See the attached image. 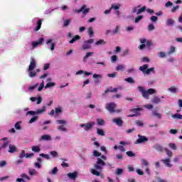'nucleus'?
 I'll return each instance as SVG.
<instances>
[{
  "mask_svg": "<svg viewBox=\"0 0 182 182\" xmlns=\"http://www.w3.org/2000/svg\"><path fill=\"white\" fill-rule=\"evenodd\" d=\"M71 21H72V19H70V18H68V19L65 20V21H64L63 26H65V28H66L67 26H69V25H70V23Z\"/></svg>",
  "mask_w": 182,
  "mask_h": 182,
  "instance_id": "obj_51",
  "label": "nucleus"
},
{
  "mask_svg": "<svg viewBox=\"0 0 182 182\" xmlns=\"http://www.w3.org/2000/svg\"><path fill=\"white\" fill-rule=\"evenodd\" d=\"M161 99H165L164 96H161V97L155 95L154 96V97L151 100V103H153L154 105H159L160 103H161Z\"/></svg>",
  "mask_w": 182,
  "mask_h": 182,
  "instance_id": "obj_11",
  "label": "nucleus"
},
{
  "mask_svg": "<svg viewBox=\"0 0 182 182\" xmlns=\"http://www.w3.org/2000/svg\"><path fill=\"white\" fill-rule=\"evenodd\" d=\"M18 151V148H16V146L15 145H13V144H9V153H11V154H14V153H16V151Z\"/></svg>",
  "mask_w": 182,
  "mask_h": 182,
  "instance_id": "obj_15",
  "label": "nucleus"
},
{
  "mask_svg": "<svg viewBox=\"0 0 182 182\" xmlns=\"http://www.w3.org/2000/svg\"><path fill=\"white\" fill-rule=\"evenodd\" d=\"M19 159H23L24 157H26V153L25 152V150H22L18 156Z\"/></svg>",
  "mask_w": 182,
  "mask_h": 182,
  "instance_id": "obj_49",
  "label": "nucleus"
},
{
  "mask_svg": "<svg viewBox=\"0 0 182 182\" xmlns=\"http://www.w3.org/2000/svg\"><path fill=\"white\" fill-rule=\"evenodd\" d=\"M144 11H146L145 6L138 9L137 15H140V14H143V12H144Z\"/></svg>",
  "mask_w": 182,
  "mask_h": 182,
  "instance_id": "obj_56",
  "label": "nucleus"
},
{
  "mask_svg": "<svg viewBox=\"0 0 182 182\" xmlns=\"http://www.w3.org/2000/svg\"><path fill=\"white\" fill-rule=\"evenodd\" d=\"M171 117H172V119H179V120H181V119H182V115H181V114H180V113H176V114H172V115L171 116Z\"/></svg>",
  "mask_w": 182,
  "mask_h": 182,
  "instance_id": "obj_28",
  "label": "nucleus"
},
{
  "mask_svg": "<svg viewBox=\"0 0 182 182\" xmlns=\"http://www.w3.org/2000/svg\"><path fill=\"white\" fill-rule=\"evenodd\" d=\"M35 114H36V111H28V112H26V116H29V115H31V116H35Z\"/></svg>",
  "mask_w": 182,
  "mask_h": 182,
  "instance_id": "obj_58",
  "label": "nucleus"
},
{
  "mask_svg": "<svg viewBox=\"0 0 182 182\" xmlns=\"http://www.w3.org/2000/svg\"><path fill=\"white\" fill-rule=\"evenodd\" d=\"M168 147H170V149H171L172 150H177V146H176V144L174 143H169Z\"/></svg>",
  "mask_w": 182,
  "mask_h": 182,
  "instance_id": "obj_46",
  "label": "nucleus"
},
{
  "mask_svg": "<svg viewBox=\"0 0 182 182\" xmlns=\"http://www.w3.org/2000/svg\"><path fill=\"white\" fill-rule=\"evenodd\" d=\"M127 156H128V157H135L136 154L134 153H133V151H128L126 152Z\"/></svg>",
  "mask_w": 182,
  "mask_h": 182,
  "instance_id": "obj_48",
  "label": "nucleus"
},
{
  "mask_svg": "<svg viewBox=\"0 0 182 182\" xmlns=\"http://www.w3.org/2000/svg\"><path fill=\"white\" fill-rule=\"evenodd\" d=\"M28 174L30 176H36L38 174V171H36V169L33 168H29L28 169Z\"/></svg>",
  "mask_w": 182,
  "mask_h": 182,
  "instance_id": "obj_29",
  "label": "nucleus"
},
{
  "mask_svg": "<svg viewBox=\"0 0 182 182\" xmlns=\"http://www.w3.org/2000/svg\"><path fill=\"white\" fill-rule=\"evenodd\" d=\"M35 69H36V60L33 57H31L28 68L27 69L29 77H36L38 73L41 72V70L36 69L35 70Z\"/></svg>",
  "mask_w": 182,
  "mask_h": 182,
  "instance_id": "obj_2",
  "label": "nucleus"
},
{
  "mask_svg": "<svg viewBox=\"0 0 182 182\" xmlns=\"http://www.w3.org/2000/svg\"><path fill=\"white\" fill-rule=\"evenodd\" d=\"M90 11V9L86 8V5H83L80 9L75 10L77 14H80V12H82L84 15L89 14Z\"/></svg>",
  "mask_w": 182,
  "mask_h": 182,
  "instance_id": "obj_9",
  "label": "nucleus"
},
{
  "mask_svg": "<svg viewBox=\"0 0 182 182\" xmlns=\"http://www.w3.org/2000/svg\"><path fill=\"white\" fill-rule=\"evenodd\" d=\"M97 134L99 136H105V132L103 131V129H97Z\"/></svg>",
  "mask_w": 182,
  "mask_h": 182,
  "instance_id": "obj_53",
  "label": "nucleus"
},
{
  "mask_svg": "<svg viewBox=\"0 0 182 182\" xmlns=\"http://www.w3.org/2000/svg\"><path fill=\"white\" fill-rule=\"evenodd\" d=\"M135 124H136L139 127H143V126H144V123L143 122V121L140 120H136L135 122Z\"/></svg>",
  "mask_w": 182,
  "mask_h": 182,
  "instance_id": "obj_42",
  "label": "nucleus"
},
{
  "mask_svg": "<svg viewBox=\"0 0 182 182\" xmlns=\"http://www.w3.org/2000/svg\"><path fill=\"white\" fill-rule=\"evenodd\" d=\"M58 130H60L61 132H68V129H66V127H63V125L62 126H58L57 127Z\"/></svg>",
  "mask_w": 182,
  "mask_h": 182,
  "instance_id": "obj_57",
  "label": "nucleus"
},
{
  "mask_svg": "<svg viewBox=\"0 0 182 182\" xmlns=\"http://www.w3.org/2000/svg\"><path fill=\"white\" fill-rule=\"evenodd\" d=\"M87 33L89 34L90 38H93V35L95 34V32L93 31V28L89 27L87 29Z\"/></svg>",
  "mask_w": 182,
  "mask_h": 182,
  "instance_id": "obj_33",
  "label": "nucleus"
},
{
  "mask_svg": "<svg viewBox=\"0 0 182 182\" xmlns=\"http://www.w3.org/2000/svg\"><path fill=\"white\" fill-rule=\"evenodd\" d=\"M156 73V71L154 70V68H147L146 70V75H150V73Z\"/></svg>",
  "mask_w": 182,
  "mask_h": 182,
  "instance_id": "obj_45",
  "label": "nucleus"
},
{
  "mask_svg": "<svg viewBox=\"0 0 182 182\" xmlns=\"http://www.w3.org/2000/svg\"><path fill=\"white\" fill-rule=\"evenodd\" d=\"M120 6L121 5L120 4H112L111 5V7H110V9H114V11H119V9H120Z\"/></svg>",
  "mask_w": 182,
  "mask_h": 182,
  "instance_id": "obj_24",
  "label": "nucleus"
},
{
  "mask_svg": "<svg viewBox=\"0 0 182 182\" xmlns=\"http://www.w3.org/2000/svg\"><path fill=\"white\" fill-rule=\"evenodd\" d=\"M93 156H95V157H100V156H102V154L96 150H94Z\"/></svg>",
  "mask_w": 182,
  "mask_h": 182,
  "instance_id": "obj_61",
  "label": "nucleus"
},
{
  "mask_svg": "<svg viewBox=\"0 0 182 182\" xmlns=\"http://www.w3.org/2000/svg\"><path fill=\"white\" fill-rule=\"evenodd\" d=\"M139 8H141L140 5L133 7L132 10V14H136L137 15V12L139 11Z\"/></svg>",
  "mask_w": 182,
  "mask_h": 182,
  "instance_id": "obj_40",
  "label": "nucleus"
},
{
  "mask_svg": "<svg viewBox=\"0 0 182 182\" xmlns=\"http://www.w3.org/2000/svg\"><path fill=\"white\" fill-rule=\"evenodd\" d=\"M32 151H34V153H39L41 151V147L38 146H33L31 147Z\"/></svg>",
  "mask_w": 182,
  "mask_h": 182,
  "instance_id": "obj_34",
  "label": "nucleus"
},
{
  "mask_svg": "<svg viewBox=\"0 0 182 182\" xmlns=\"http://www.w3.org/2000/svg\"><path fill=\"white\" fill-rule=\"evenodd\" d=\"M96 124V122L92 121L86 124H80V127L84 128L85 132H89V130H92L93 129V126Z\"/></svg>",
  "mask_w": 182,
  "mask_h": 182,
  "instance_id": "obj_5",
  "label": "nucleus"
},
{
  "mask_svg": "<svg viewBox=\"0 0 182 182\" xmlns=\"http://www.w3.org/2000/svg\"><path fill=\"white\" fill-rule=\"evenodd\" d=\"M38 86H39L38 83H36V85H34L33 86H30L28 87V90H30V92H33L36 89V87H38Z\"/></svg>",
  "mask_w": 182,
  "mask_h": 182,
  "instance_id": "obj_55",
  "label": "nucleus"
},
{
  "mask_svg": "<svg viewBox=\"0 0 182 182\" xmlns=\"http://www.w3.org/2000/svg\"><path fill=\"white\" fill-rule=\"evenodd\" d=\"M58 124H67L68 122L64 119H58L55 121Z\"/></svg>",
  "mask_w": 182,
  "mask_h": 182,
  "instance_id": "obj_47",
  "label": "nucleus"
},
{
  "mask_svg": "<svg viewBox=\"0 0 182 182\" xmlns=\"http://www.w3.org/2000/svg\"><path fill=\"white\" fill-rule=\"evenodd\" d=\"M164 150H165V152H166V154H167L168 157H169V159H170L171 157H173V152H172L171 151H170V150H169L168 149H167V148H165Z\"/></svg>",
  "mask_w": 182,
  "mask_h": 182,
  "instance_id": "obj_38",
  "label": "nucleus"
},
{
  "mask_svg": "<svg viewBox=\"0 0 182 182\" xmlns=\"http://www.w3.org/2000/svg\"><path fill=\"white\" fill-rule=\"evenodd\" d=\"M22 124V121H18L14 124V127L16 130H22V127L21 125Z\"/></svg>",
  "mask_w": 182,
  "mask_h": 182,
  "instance_id": "obj_23",
  "label": "nucleus"
},
{
  "mask_svg": "<svg viewBox=\"0 0 182 182\" xmlns=\"http://www.w3.org/2000/svg\"><path fill=\"white\" fill-rule=\"evenodd\" d=\"M154 29H156V27H154V24H149L148 26V31L150 32L151 31H154Z\"/></svg>",
  "mask_w": 182,
  "mask_h": 182,
  "instance_id": "obj_59",
  "label": "nucleus"
},
{
  "mask_svg": "<svg viewBox=\"0 0 182 182\" xmlns=\"http://www.w3.org/2000/svg\"><path fill=\"white\" fill-rule=\"evenodd\" d=\"M46 44L47 45L48 49H50L52 52L55 50V46H56V43L53 42V39L48 38L46 41Z\"/></svg>",
  "mask_w": 182,
  "mask_h": 182,
  "instance_id": "obj_7",
  "label": "nucleus"
},
{
  "mask_svg": "<svg viewBox=\"0 0 182 182\" xmlns=\"http://www.w3.org/2000/svg\"><path fill=\"white\" fill-rule=\"evenodd\" d=\"M33 23H35L37 22V26L34 31H38L39 29H41V27L42 26V20H38V18H33L32 20Z\"/></svg>",
  "mask_w": 182,
  "mask_h": 182,
  "instance_id": "obj_13",
  "label": "nucleus"
},
{
  "mask_svg": "<svg viewBox=\"0 0 182 182\" xmlns=\"http://www.w3.org/2000/svg\"><path fill=\"white\" fill-rule=\"evenodd\" d=\"M22 163H23V160L21 158L15 161L16 166H19V164H22Z\"/></svg>",
  "mask_w": 182,
  "mask_h": 182,
  "instance_id": "obj_60",
  "label": "nucleus"
},
{
  "mask_svg": "<svg viewBox=\"0 0 182 182\" xmlns=\"http://www.w3.org/2000/svg\"><path fill=\"white\" fill-rule=\"evenodd\" d=\"M111 62L112 63H114V62H117V55L111 56Z\"/></svg>",
  "mask_w": 182,
  "mask_h": 182,
  "instance_id": "obj_62",
  "label": "nucleus"
},
{
  "mask_svg": "<svg viewBox=\"0 0 182 182\" xmlns=\"http://www.w3.org/2000/svg\"><path fill=\"white\" fill-rule=\"evenodd\" d=\"M39 156L41 157H43V159H46V160H50V156L48 154H40Z\"/></svg>",
  "mask_w": 182,
  "mask_h": 182,
  "instance_id": "obj_52",
  "label": "nucleus"
},
{
  "mask_svg": "<svg viewBox=\"0 0 182 182\" xmlns=\"http://www.w3.org/2000/svg\"><path fill=\"white\" fill-rule=\"evenodd\" d=\"M45 87V81H42V82L40 84V86L38 87V91L41 92L43 89Z\"/></svg>",
  "mask_w": 182,
  "mask_h": 182,
  "instance_id": "obj_44",
  "label": "nucleus"
},
{
  "mask_svg": "<svg viewBox=\"0 0 182 182\" xmlns=\"http://www.w3.org/2000/svg\"><path fill=\"white\" fill-rule=\"evenodd\" d=\"M97 123L98 126H103L105 124V120L103 119H97Z\"/></svg>",
  "mask_w": 182,
  "mask_h": 182,
  "instance_id": "obj_43",
  "label": "nucleus"
},
{
  "mask_svg": "<svg viewBox=\"0 0 182 182\" xmlns=\"http://www.w3.org/2000/svg\"><path fill=\"white\" fill-rule=\"evenodd\" d=\"M123 169L122 168H117L116 171H115V174L116 176H120L122 175V173H123Z\"/></svg>",
  "mask_w": 182,
  "mask_h": 182,
  "instance_id": "obj_54",
  "label": "nucleus"
},
{
  "mask_svg": "<svg viewBox=\"0 0 182 182\" xmlns=\"http://www.w3.org/2000/svg\"><path fill=\"white\" fill-rule=\"evenodd\" d=\"M161 161L163 162L166 167H168L169 168H171V167H173V164H171V159H170V158L161 159Z\"/></svg>",
  "mask_w": 182,
  "mask_h": 182,
  "instance_id": "obj_12",
  "label": "nucleus"
},
{
  "mask_svg": "<svg viewBox=\"0 0 182 182\" xmlns=\"http://www.w3.org/2000/svg\"><path fill=\"white\" fill-rule=\"evenodd\" d=\"M153 147H154V149H155V150H157V151H163V146H161L159 144L154 145Z\"/></svg>",
  "mask_w": 182,
  "mask_h": 182,
  "instance_id": "obj_30",
  "label": "nucleus"
},
{
  "mask_svg": "<svg viewBox=\"0 0 182 182\" xmlns=\"http://www.w3.org/2000/svg\"><path fill=\"white\" fill-rule=\"evenodd\" d=\"M93 79H95L94 82L96 85H97V83L100 82V79H102V75H99V74H94L92 75Z\"/></svg>",
  "mask_w": 182,
  "mask_h": 182,
  "instance_id": "obj_16",
  "label": "nucleus"
},
{
  "mask_svg": "<svg viewBox=\"0 0 182 182\" xmlns=\"http://www.w3.org/2000/svg\"><path fill=\"white\" fill-rule=\"evenodd\" d=\"M166 26H173L174 25V21L171 18H168L166 20Z\"/></svg>",
  "mask_w": 182,
  "mask_h": 182,
  "instance_id": "obj_32",
  "label": "nucleus"
},
{
  "mask_svg": "<svg viewBox=\"0 0 182 182\" xmlns=\"http://www.w3.org/2000/svg\"><path fill=\"white\" fill-rule=\"evenodd\" d=\"M95 55L94 52H87L86 53V55L82 58V62L85 63L87 61L88 58H90V56H93Z\"/></svg>",
  "mask_w": 182,
  "mask_h": 182,
  "instance_id": "obj_18",
  "label": "nucleus"
},
{
  "mask_svg": "<svg viewBox=\"0 0 182 182\" xmlns=\"http://www.w3.org/2000/svg\"><path fill=\"white\" fill-rule=\"evenodd\" d=\"M79 39H80V37L79 35H77L70 41L69 43H75V42H76V41H79Z\"/></svg>",
  "mask_w": 182,
  "mask_h": 182,
  "instance_id": "obj_41",
  "label": "nucleus"
},
{
  "mask_svg": "<svg viewBox=\"0 0 182 182\" xmlns=\"http://www.w3.org/2000/svg\"><path fill=\"white\" fill-rule=\"evenodd\" d=\"M107 42L103 39H100L98 41L95 42V45L99 46V45H106Z\"/></svg>",
  "mask_w": 182,
  "mask_h": 182,
  "instance_id": "obj_39",
  "label": "nucleus"
},
{
  "mask_svg": "<svg viewBox=\"0 0 182 182\" xmlns=\"http://www.w3.org/2000/svg\"><path fill=\"white\" fill-rule=\"evenodd\" d=\"M116 107H117L116 103L109 102L107 104L105 109H107L108 112H109V113H115V112L117 111L116 110ZM117 112H120V111H117Z\"/></svg>",
  "mask_w": 182,
  "mask_h": 182,
  "instance_id": "obj_6",
  "label": "nucleus"
},
{
  "mask_svg": "<svg viewBox=\"0 0 182 182\" xmlns=\"http://www.w3.org/2000/svg\"><path fill=\"white\" fill-rule=\"evenodd\" d=\"M67 176L70 178V180H76V178H77V172L69 173Z\"/></svg>",
  "mask_w": 182,
  "mask_h": 182,
  "instance_id": "obj_17",
  "label": "nucleus"
},
{
  "mask_svg": "<svg viewBox=\"0 0 182 182\" xmlns=\"http://www.w3.org/2000/svg\"><path fill=\"white\" fill-rule=\"evenodd\" d=\"M46 112V106L43 105L41 109H38L36 111V114H43Z\"/></svg>",
  "mask_w": 182,
  "mask_h": 182,
  "instance_id": "obj_21",
  "label": "nucleus"
},
{
  "mask_svg": "<svg viewBox=\"0 0 182 182\" xmlns=\"http://www.w3.org/2000/svg\"><path fill=\"white\" fill-rule=\"evenodd\" d=\"M174 52H176V47L171 46L168 55H171V53H174Z\"/></svg>",
  "mask_w": 182,
  "mask_h": 182,
  "instance_id": "obj_50",
  "label": "nucleus"
},
{
  "mask_svg": "<svg viewBox=\"0 0 182 182\" xmlns=\"http://www.w3.org/2000/svg\"><path fill=\"white\" fill-rule=\"evenodd\" d=\"M141 166L143 167V166H144L145 167H149V166H150V164L147 161V160L142 159L141 160Z\"/></svg>",
  "mask_w": 182,
  "mask_h": 182,
  "instance_id": "obj_37",
  "label": "nucleus"
},
{
  "mask_svg": "<svg viewBox=\"0 0 182 182\" xmlns=\"http://www.w3.org/2000/svg\"><path fill=\"white\" fill-rule=\"evenodd\" d=\"M41 140H46V141H50V140H52V136H50V135H43L41 136Z\"/></svg>",
  "mask_w": 182,
  "mask_h": 182,
  "instance_id": "obj_27",
  "label": "nucleus"
},
{
  "mask_svg": "<svg viewBox=\"0 0 182 182\" xmlns=\"http://www.w3.org/2000/svg\"><path fill=\"white\" fill-rule=\"evenodd\" d=\"M30 100H31V102H36V105H41V103H42V97H32L30 98Z\"/></svg>",
  "mask_w": 182,
  "mask_h": 182,
  "instance_id": "obj_19",
  "label": "nucleus"
},
{
  "mask_svg": "<svg viewBox=\"0 0 182 182\" xmlns=\"http://www.w3.org/2000/svg\"><path fill=\"white\" fill-rule=\"evenodd\" d=\"M147 69H149V65L147 64H145L139 67V70H141V73H145L146 75Z\"/></svg>",
  "mask_w": 182,
  "mask_h": 182,
  "instance_id": "obj_22",
  "label": "nucleus"
},
{
  "mask_svg": "<svg viewBox=\"0 0 182 182\" xmlns=\"http://www.w3.org/2000/svg\"><path fill=\"white\" fill-rule=\"evenodd\" d=\"M126 68V67L124 66V65H123V64H119V65H118L117 67H116V68H115V70H117V71H123V70L124 69H125Z\"/></svg>",
  "mask_w": 182,
  "mask_h": 182,
  "instance_id": "obj_31",
  "label": "nucleus"
},
{
  "mask_svg": "<svg viewBox=\"0 0 182 182\" xmlns=\"http://www.w3.org/2000/svg\"><path fill=\"white\" fill-rule=\"evenodd\" d=\"M141 19H143V16H139L135 18V23H139Z\"/></svg>",
  "mask_w": 182,
  "mask_h": 182,
  "instance_id": "obj_63",
  "label": "nucleus"
},
{
  "mask_svg": "<svg viewBox=\"0 0 182 182\" xmlns=\"http://www.w3.org/2000/svg\"><path fill=\"white\" fill-rule=\"evenodd\" d=\"M55 86H56V83L49 82L48 83H47L46 85V86L44 87H45V89H50V87H55Z\"/></svg>",
  "mask_w": 182,
  "mask_h": 182,
  "instance_id": "obj_25",
  "label": "nucleus"
},
{
  "mask_svg": "<svg viewBox=\"0 0 182 182\" xmlns=\"http://www.w3.org/2000/svg\"><path fill=\"white\" fill-rule=\"evenodd\" d=\"M38 117H32L30 120H29V123L32 124L34 123V122H36V120H38Z\"/></svg>",
  "mask_w": 182,
  "mask_h": 182,
  "instance_id": "obj_64",
  "label": "nucleus"
},
{
  "mask_svg": "<svg viewBox=\"0 0 182 182\" xmlns=\"http://www.w3.org/2000/svg\"><path fill=\"white\" fill-rule=\"evenodd\" d=\"M124 81L125 82H127L128 83H131V84H134V83H136V82L134 81V80L133 79V77H127V78H125L124 79Z\"/></svg>",
  "mask_w": 182,
  "mask_h": 182,
  "instance_id": "obj_35",
  "label": "nucleus"
},
{
  "mask_svg": "<svg viewBox=\"0 0 182 182\" xmlns=\"http://www.w3.org/2000/svg\"><path fill=\"white\" fill-rule=\"evenodd\" d=\"M168 92H170V93H173L175 95L176 93H178V88L176 86H172L169 88H168Z\"/></svg>",
  "mask_w": 182,
  "mask_h": 182,
  "instance_id": "obj_20",
  "label": "nucleus"
},
{
  "mask_svg": "<svg viewBox=\"0 0 182 182\" xmlns=\"http://www.w3.org/2000/svg\"><path fill=\"white\" fill-rule=\"evenodd\" d=\"M95 42V40L92 38H90L87 41H85L83 42V44L82 46V49L83 50H87L89 49H92V44Z\"/></svg>",
  "mask_w": 182,
  "mask_h": 182,
  "instance_id": "obj_4",
  "label": "nucleus"
},
{
  "mask_svg": "<svg viewBox=\"0 0 182 182\" xmlns=\"http://www.w3.org/2000/svg\"><path fill=\"white\" fill-rule=\"evenodd\" d=\"M146 141H149V138L146 137L143 135H138V139L135 141V144H141L143 143H146Z\"/></svg>",
  "mask_w": 182,
  "mask_h": 182,
  "instance_id": "obj_8",
  "label": "nucleus"
},
{
  "mask_svg": "<svg viewBox=\"0 0 182 182\" xmlns=\"http://www.w3.org/2000/svg\"><path fill=\"white\" fill-rule=\"evenodd\" d=\"M152 116H154L157 119H161V114L159 113L156 110L152 111Z\"/></svg>",
  "mask_w": 182,
  "mask_h": 182,
  "instance_id": "obj_26",
  "label": "nucleus"
},
{
  "mask_svg": "<svg viewBox=\"0 0 182 182\" xmlns=\"http://www.w3.org/2000/svg\"><path fill=\"white\" fill-rule=\"evenodd\" d=\"M138 90L141 92L142 97L146 100H149L150 95H155L157 93V91L154 88H149L148 90H144V88L141 86L138 87Z\"/></svg>",
  "mask_w": 182,
  "mask_h": 182,
  "instance_id": "obj_3",
  "label": "nucleus"
},
{
  "mask_svg": "<svg viewBox=\"0 0 182 182\" xmlns=\"http://www.w3.org/2000/svg\"><path fill=\"white\" fill-rule=\"evenodd\" d=\"M106 166V163L105 161L100 158H97L96 163L94 165L95 168H91V173L94 176H97L99 177L100 176V173L103 171V167Z\"/></svg>",
  "mask_w": 182,
  "mask_h": 182,
  "instance_id": "obj_1",
  "label": "nucleus"
},
{
  "mask_svg": "<svg viewBox=\"0 0 182 182\" xmlns=\"http://www.w3.org/2000/svg\"><path fill=\"white\" fill-rule=\"evenodd\" d=\"M45 39L43 38H41L38 39V41H33L31 43V46L33 49H35V48H38V46H41V45H42V43H43Z\"/></svg>",
  "mask_w": 182,
  "mask_h": 182,
  "instance_id": "obj_10",
  "label": "nucleus"
},
{
  "mask_svg": "<svg viewBox=\"0 0 182 182\" xmlns=\"http://www.w3.org/2000/svg\"><path fill=\"white\" fill-rule=\"evenodd\" d=\"M119 31H120V26H117L114 30H112V36L114 35H117L119 33Z\"/></svg>",
  "mask_w": 182,
  "mask_h": 182,
  "instance_id": "obj_36",
  "label": "nucleus"
},
{
  "mask_svg": "<svg viewBox=\"0 0 182 182\" xmlns=\"http://www.w3.org/2000/svg\"><path fill=\"white\" fill-rule=\"evenodd\" d=\"M112 122L119 127H122V126H123V120H122V119L120 118H114L112 119Z\"/></svg>",
  "mask_w": 182,
  "mask_h": 182,
  "instance_id": "obj_14",
  "label": "nucleus"
}]
</instances>
